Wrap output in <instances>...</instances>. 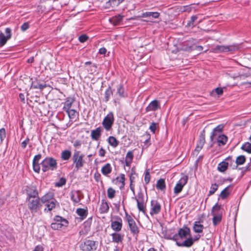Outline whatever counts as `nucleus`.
<instances>
[{
  "instance_id": "e2e57ef3",
  "label": "nucleus",
  "mask_w": 251,
  "mask_h": 251,
  "mask_svg": "<svg viewBox=\"0 0 251 251\" xmlns=\"http://www.w3.org/2000/svg\"><path fill=\"white\" fill-rule=\"evenodd\" d=\"M29 142V139H26V140H25V141H24L22 143V144H21V146L23 148H25L27 145V144Z\"/></svg>"
},
{
  "instance_id": "338daca9",
  "label": "nucleus",
  "mask_w": 251,
  "mask_h": 251,
  "mask_svg": "<svg viewBox=\"0 0 251 251\" xmlns=\"http://www.w3.org/2000/svg\"><path fill=\"white\" fill-rule=\"evenodd\" d=\"M33 251H43V248L41 246H37Z\"/></svg>"
},
{
  "instance_id": "de8ad7c7",
  "label": "nucleus",
  "mask_w": 251,
  "mask_h": 251,
  "mask_svg": "<svg viewBox=\"0 0 251 251\" xmlns=\"http://www.w3.org/2000/svg\"><path fill=\"white\" fill-rule=\"evenodd\" d=\"M222 130V127L220 126H217L216 127H215L214 129L213 132H212L211 135H210V138L212 140L213 139L214 136H215V132L216 131H219L221 132Z\"/></svg>"
},
{
  "instance_id": "680f3d73",
  "label": "nucleus",
  "mask_w": 251,
  "mask_h": 251,
  "mask_svg": "<svg viewBox=\"0 0 251 251\" xmlns=\"http://www.w3.org/2000/svg\"><path fill=\"white\" fill-rule=\"evenodd\" d=\"M28 24L26 23H25L22 25L21 28L23 31H25L28 28Z\"/></svg>"
},
{
  "instance_id": "b1692460",
  "label": "nucleus",
  "mask_w": 251,
  "mask_h": 251,
  "mask_svg": "<svg viewBox=\"0 0 251 251\" xmlns=\"http://www.w3.org/2000/svg\"><path fill=\"white\" fill-rule=\"evenodd\" d=\"M74 102V99L73 98H68L64 103L63 109L65 111L70 109Z\"/></svg>"
},
{
  "instance_id": "0eeeda50",
  "label": "nucleus",
  "mask_w": 251,
  "mask_h": 251,
  "mask_svg": "<svg viewBox=\"0 0 251 251\" xmlns=\"http://www.w3.org/2000/svg\"><path fill=\"white\" fill-rule=\"evenodd\" d=\"M135 200L137 202L138 210L142 212L147 217H148L146 211V208L143 194L141 193H139L137 195V197L135 198Z\"/></svg>"
},
{
  "instance_id": "bf43d9fd",
  "label": "nucleus",
  "mask_w": 251,
  "mask_h": 251,
  "mask_svg": "<svg viewBox=\"0 0 251 251\" xmlns=\"http://www.w3.org/2000/svg\"><path fill=\"white\" fill-rule=\"evenodd\" d=\"M88 39V37L85 35H82L79 37V40L81 43H84Z\"/></svg>"
},
{
  "instance_id": "cd10ccee",
  "label": "nucleus",
  "mask_w": 251,
  "mask_h": 251,
  "mask_svg": "<svg viewBox=\"0 0 251 251\" xmlns=\"http://www.w3.org/2000/svg\"><path fill=\"white\" fill-rule=\"evenodd\" d=\"M80 194L78 192L71 194V199L75 203H78L81 200Z\"/></svg>"
},
{
  "instance_id": "bb28decb",
  "label": "nucleus",
  "mask_w": 251,
  "mask_h": 251,
  "mask_svg": "<svg viewBox=\"0 0 251 251\" xmlns=\"http://www.w3.org/2000/svg\"><path fill=\"white\" fill-rule=\"evenodd\" d=\"M66 112L67 113L69 118L72 120H75L77 117L78 114L76 110L72 109H69Z\"/></svg>"
},
{
  "instance_id": "a18cd8bd",
  "label": "nucleus",
  "mask_w": 251,
  "mask_h": 251,
  "mask_svg": "<svg viewBox=\"0 0 251 251\" xmlns=\"http://www.w3.org/2000/svg\"><path fill=\"white\" fill-rule=\"evenodd\" d=\"M66 181L65 178L61 177L58 182L55 183V185L57 187H61L66 183Z\"/></svg>"
},
{
  "instance_id": "c03bdc74",
  "label": "nucleus",
  "mask_w": 251,
  "mask_h": 251,
  "mask_svg": "<svg viewBox=\"0 0 251 251\" xmlns=\"http://www.w3.org/2000/svg\"><path fill=\"white\" fill-rule=\"evenodd\" d=\"M218 188V185L215 183L211 185L210 187V190L209 192V195H211L215 193V192L217 190Z\"/></svg>"
},
{
  "instance_id": "ea45409f",
  "label": "nucleus",
  "mask_w": 251,
  "mask_h": 251,
  "mask_svg": "<svg viewBox=\"0 0 251 251\" xmlns=\"http://www.w3.org/2000/svg\"><path fill=\"white\" fill-rule=\"evenodd\" d=\"M205 143V138L204 135H201L200 137V140L199 143L196 147V150L197 151H200L201 150Z\"/></svg>"
},
{
  "instance_id": "603ef678",
  "label": "nucleus",
  "mask_w": 251,
  "mask_h": 251,
  "mask_svg": "<svg viewBox=\"0 0 251 251\" xmlns=\"http://www.w3.org/2000/svg\"><path fill=\"white\" fill-rule=\"evenodd\" d=\"M150 181V175L149 170L146 172L145 175V181L146 184H148Z\"/></svg>"
},
{
  "instance_id": "393cba45",
  "label": "nucleus",
  "mask_w": 251,
  "mask_h": 251,
  "mask_svg": "<svg viewBox=\"0 0 251 251\" xmlns=\"http://www.w3.org/2000/svg\"><path fill=\"white\" fill-rule=\"evenodd\" d=\"M101 130L102 129L100 127H98L92 130L91 133L92 138L94 140H97L100 135Z\"/></svg>"
},
{
  "instance_id": "13d9d810",
  "label": "nucleus",
  "mask_w": 251,
  "mask_h": 251,
  "mask_svg": "<svg viewBox=\"0 0 251 251\" xmlns=\"http://www.w3.org/2000/svg\"><path fill=\"white\" fill-rule=\"evenodd\" d=\"M5 137V131L4 129L2 128L0 129V139L2 141Z\"/></svg>"
},
{
  "instance_id": "aec40b11",
  "label": "nucleus",
  "mask_w": 251,
  "mask_h": 251,
  "mask_svg": "<svg viewBox=\"0 0 251 251\" xmlns=\"http://www.w3.org/2000/svg\"><path fill=\"white\" fill-rule=\"evenodd\" d=\"M232 186L229 185L225 188L220 193V197L222 199H226L230 194V193L232 189Z\"/></svg>"
},
{
  "instance_id": "f03ea898",
  "label": "nucleus",
  "mask_w": 251,
  "mask_h": 251,
  "mask_svg": "<svg viewBox=\"0 0 251 251\" xmlns=\"http://www.w3.org/2000/svg\"><path fill=\"white\" fill-rule=\"evenodd\" d=\"M41 166L44 172L49 170H54L57 167V162L52 157H46L42 161Z\"/></svg>"
},
{
  "instance_id": "0e129e2a",
  "label": "nucleus",
  "mask_w": 251,
  "mask_h": 251,
  "mask_svg": "<svg viewBox=\"0 0 251 251\" xmlns=\"http://www.w3.org/2000/svg\"><path fill=\"white\" fill-rule=\"evenodd\" d=\"M178 236H179L178 234H176L174 235L172 237H167V238L171 239L173 241H176L178 239Z\"/></svg>"
},
{
  "instance_id": "39448f33",
  "label": "nucleus",
  "mask_w": 251,
  "mask_h": 251,
  "mask_svg": "<svg viewBox=\"0 0 251 251\" xmlns=\"http://www.w3.org/2000/svg\"><path fill=\"white\" fill-rule=\"evenodd\" d=\"M84 155L80 153L78 151L75 150L73 155V160L74 163L75 165V168L79 169L81 168L84 164V160L83 159Z\"/></svg>"
},
{
  "instance_id": "c85d7f7f",
  "label": "nucleus",
  "mask_w": 251,
  "mask_h": 251,
  "mask_svg": "<svg viewBox=\"0 0 251 251\" xmlns=\"http://www.w3.org/2000/svg\"><path fill=\"white\" fill-rule=\"evenodd\" d=\"M133 153L132 151H129L127 152L126 156V163L129 166L132 161Z\"/></svg>"
},
{
  "instance_id": "a211bd4d",
  "label": "nucleus",
  "mask_w": 251,
  "mask_h": 251,
  "mask_svg": "<svg viewBox=\"0 0 251 251\" xmlns=\"http://www.w3.org/2000/svg\"><path fill=\"white\" fill-rule=\"evenodd\" d=\"M160 15V13L158 12H146L142 13L141 16V17H148L149 18L150 20H152L153 19H156L159 17Z\"/></svg>"
},
{
  "instance_id": "79ce46f5",
  "label": "nucleus",
  "mask_w": 251,
  "mask_h": 251,
  "mask_svg": "<svg viewBox=\"0 0 251 251\" xmlns=\"http://www.w3.org/2000/svg\"><path fill=\"white\" fill-rule=\"evenodd\" d=\"M241 149L249 153H251V143L249 142L245 143L241 147Z\"/></svg>"
},
{
  "instance_id": "6e6552de",
  "label": "nucleus",
  "mask_w": 251,
  "mask_h": 251,
  "mask_svg": "<svg viewBox=\"0 0 251 251\" xmlns=\"http://www.w3.org/2000/svg\"><path fill=\"white\" fill-rule=\"evenodd\" d=\"M188 180V177L187 176H183L180 178L179 180L176 184L174 189V192L176 195H177L181 192L183 187L187 183Z\"/></svg>"
},
{
  "instance_id": "473e14b6",
  "label": "nucleus",
  "mask_w": 251,
  "mask_h": 251,
  "mask_svg": "<svg viewBox=\"0 0 251 251\" xmlns=\"http://www.w3.org/2000/svg\"><path fill=\"white\" fill-rule=\"evenodd\" d=\"M71 156V151L69 150H64L62 151L61 157L63 160H68Z\"/></svg>"
},
{
  "instance_id": "58836bf2",
  "label": "nucleus",
  "mask_w": 251,
  "mask_h": 251,
  "mask_svg": "<svg viewBox=\"0 0 251 251\" xmlns=\"http://www.w3.org/2000/svg\"><path fill=\"white\" fill-rule=\"evenodd\" d=\"M102 174L106 176H108L110 174V164L107 163L101 168Z\"/></svg>"
},
{
  "instance_id": "864d4df0",
  "label": "nucleus",
  "mask_w": 251,
  "mask_h": 251,
  "mask_svg": "<svg viewBox=\"0 0 251 251\" xmlns=\"http://www.w3.org/2000/svg\"><path fill=\"white\" fill-rule=\"evenodd\" d=\"M33 168L35 172L39 173L40 170L39 163H33Z\"/></svg>"
},
{
  "instance_id": "37998d69",
  "label": "nucleus",
  "mask_w": 251,
  "mask_h": 251,
  "mask_svg": "<svg viewBox=\"0 0 251 251\" xmlns=\"http://www.w3.org/2000/svg\"><path fill=\"white\" fill-rule=\"evenodd\" d=\"M217 95L218 96H220L223 94V88L217 87L213 90L211 94L214 96L215 94Z\"/></svg>"
},
{
  "instance_id": "f8f14e48",
  "label": "nucleus",
  "mask_w": 251,
  "mask_h": 251,
  "mask_svg": "<svg viewBox=\"0 0 251 251\" xmlns=\"http://www.w3.org/2000/svg\"><path fill=\"white\" fill-rule=\"evenodd\" d=\"M112 237V242L117 243L118 245L122 244L124 239V235L119 233V232L111 233Z\"/></svg>"
},
{
  "instance_id": "5fc2aeb1",
  "label": "nucleus",
  "mask_w": 251,
  "mask_h": 251,
  "mask_svg": "<svg viewBox=\"0 0 251 251\" xmlns=\"http://www.w3.org/2000/svg\"><path fill=\"white\" fill-rule=\"evenodd\" d=\"M149 129L154 133L156 129V124L154 122L152 123L150 126Z\"/></svg>"
},
{
  "instance_id": "dca6fc26",
  "label": "nucleus",
  "mask_w": 251,
  "mask_h": 251,
  "mask_svg": "<svg viewBox=\"0 0 251 251\" xmlns=\"http://www.w3.org/2000/svg\"><path fill=\"white\" fill-rule=\"evenodd\" d=\"M95 248V243L93 241L88 240L82 246L83 251H90Z\"/></svg>"
},
{
  "instance_id": "052dcab7",
  "label": "nucleus",
  "mask_w": 251,
  "mask_h": 251,
  "mask_svg": "<svg viewBox=\"0 0 251 251\" xmlns=\"http://www.w3.org/2000/svg\"><path fill=\"white\" fill-rule=\"evenodd\" d=\"M146 137V140L144 142L145 144L146 145H148L149 144H150V135L149 134H148L146 135H144L143 136V137Z\"/></svg>"
},
{
  "instance_id": "3c124183",
  "label": "nucleus",
  "mask_w": 251,
  "mask_h": 251,
  "mask_svg": "<svg viewBox=\"0 0 251 251\" xmlns=\"http://www.w3.org/2000/svg\"><path fill=\"white\" fill-rule=\"evenodd\" d=\"M123 0H111V6H117Z\"/></svg>"
},
{
  "instance_id": "423d86ee",
  "label": "nucleus",
  "mask_w": 251,
  "mask_h": 251,
  "mask_svg": "<svg viewBox=\"0 0 251 251\" xmlns=\"http://www.w3.org/2000/svg\"><path fill=\"white\" fill-rule=\"evenodd\" d=\"M238 49V47L235 46H217L212 49V52L215 53L233 52Z\"/></svg>"
},
{
  "instance_id": "09e8293b",
  "label": "nucleus",
  "mask_w": 251,
  "mask_h": 251,
  "mask_svg": "<svg viewBox=\"0 0 251 251\" xmlns=\"http://www.w3.org/2000/svg\"><path fill=\"white\" fill-rule=\"evenodd\" d=\"M31 87L35 89H39L42 90L46 87V85H44L43 84L35 83H33L31 85Z\"/></svg>"
},
{
  "instance_id": "4468645a",
  "label": "nucleus",
  "mask_w": 251,
  "mask_h": 251,
  "mask_svg": "<svg viewBox=\"0 0 251 251\" xmlns=\"http://www.w3.org/2000/svg\"><path fill=\"white\" fill-rule=\"evenodd\" d=\"M160 107V104L158 100H154L152 101L146 107L147 112L156 111Z\"/></svg>"
},
{
  "instance_id": "2f4dec72",
  "label": "nucleus",
  "mask_w": 251,
  "mask_h": 251,
  "mask_svg": "<svg viewBox=\"0 0 251 251\" xmlns=\"http://www.w3.org/2000/svg\"><path fill=\"white\" fill-rule=\"evenodd\" d=\"M123 17L120 15L114 16L112 17V18H111V23L114 25H118L122 21Z\"/></svg>"
},
{
  "instance_id": "69168bd1",
  "label": "nucleus",
  "mask_w": 251,
  "mask_h": 251,
  "mask_svg": "<svg viewBox=\"0 0 251 251\" xmlns=\"http://www.w3.org/2000/svg\"><path fill=\"white\" fill-rule=\"evenodd\" d=\"M105 151L104 150H103L102 148L100 149L99 151V154L100 156H104V155H105Z\"/></svg>"
},
{
  "instance_id": "ddd939ff",
  "label": "nucleus",
  "mask_w": 251,
  "mask_h": 251,
  "mask_svg": "<svg viewBox=\"0 0 251 251\" xmlns=\"http://www.w3.org/2000/svg\"><path fill=\"white\" fill-rule=\"evenodd\" d=\"M125 175L123 174L121 175L116 177L115 179H114L112 182L113 183L118 185L119 188L122 189L125 186Z\"/></svg>"
},
{
  "instance_id": "49530a36",
  "label": "nucleus",
  "mask_w": 251,
  "mask_h": 251,
  "mask_svg": "<svg viewBox=\"0 0 251 251\" xmlns=\"http://www.w3.org/2000/svg\"><path fill=\"white\" fill-rule=\"evenodd\" d=\"M198 18V15H193L191 17L190 20L188 22V25L189 26H194V23Z\"/></svg>"
},
{
  "instance_id": "a19ab883",
  "label": "nucleus",
  "mask_w": 251,
  "mask_h": 251,
  "mask_svg": "<svg viewBox=\"0 0 251 251\" xmlns=\"http://www.w3.org/2000/svg\"><path fill=\"white\" fill-rule=\"evenodd\" d=\"M115 95H118L120 97H124V89L122 86L119 85L117 87L115 91Z\"/></svg>"
},
{
  "instance_id": "4be33fe9",
  "label": "nucleus",
  "mask_w": 251,
  "mask_h": 251,
  "mask_svg": "<svg viewBox=\"0 0 251 251\" xmlns=\"http://www.w3.org/2000/svg\"><path fill=\"white\" fill-rule=\"evenodd\" d=\"M193 229L196 233H201L204 229V226L200 223V221H196L194 224Z\"/></svg>"
},
{
  "instance_id": "5701e85b",
  "label": "nucleus",
  "mask_w": 251,
  "mask_h": 251,
  "mask_svg": "<svg viewBox=\"0 0 251 251\" xmlns=\"http://www.w3.org/2000/svg\"><path fill=\"white\" fill-rule=\"evenodd\" d=\"M45 204L46 207L44 211L46 212L50 211L55 208L56 204V201L55 200H52L50 202L45 203Z\"/></svg>"
},
{
  "instance_id": "8fccbe9b",
  "label": "nucleus",
  "mask_w": 251,
  "mask_h": 251,
  "mask_svg": "<svg viewBox=\"0 0 251 251\" xmlns=\"http://www.w3.org/2000/svg\"><path fill=\"white\" fill-rule=\"evenodd\" d=\"M118 144V141H117L115 137L111 136V146L113 147H116Z\"/></svg>"
},
{
  "instance_id": "9b49d317",
  "label": "nucleus",
  "mask_w": 251,
  "mask_h": 251,
  "mask_svg": "<svg viewBox=\"0 0 251 251\" xmlns=\"http://www.w3.org/2000/svg\"><path fill=\"white\" fill-rule=\"evenodd\" d=\"M6 36L2 32L0 33V47L3 46L5 44L7 41L11 38V29L9 28L5 29Z\"/></svg>"
},
{
  "instance_id": "c756f323",
  "label": "nucleus",
  "mask_w": 251,
  "mask_h": 251,
  "mask_svg": "<svg viewBox=\"0 0 251 251\" xmlns=\"http://www.w3.org/2000/svg\"><path fill=\"white\" fill-rule=\"evenodd\" d=\"M221 209V205H219L218 203H217L212 208L211 214L212 215L222 214V212H220Z\"/></svg>"
},
{
  "instance_id": "774afa93",
  "label": "nucleus",
  "mask_w": 251,
  "mask_h": 251,
  "mask_svg": "<svg viewBox=\"0 0 251 251\" xmlns=\"http://www.w3.org/2000/svg\"><path fill=\"white\" fill-rule=\"evenodd\" d=\"M19 98L21 101H22L23 103H25V98L24 94L20 93L19 94Z\"/></svg>"
},
{
  "instance_id": "2eb2a0df",
  "label": "nucleus",
  "mask_w": 251,
  "mask_h": 251,
  "mask_svg": "<svg viewBox=\"0 0 251 251\" xmlns=\"http://www.w3.org/2000/svg\"><path fill=\"white\" fill-rule=\"evenodd\" d=\"M190 232V228L185 226L179 229L178 235L180 238L183 239L186 237L188 235H189Z\"/></svg>"
},
{
  "instance_id": "20e7f679",
  "label": "nucleus",
  "mask_w": 251,
  "mask_h": 251,
  "mask_svg": "<svg viewBox=\"0 0 251 251\" xmlns=\"http://www.w3.org/2000/svg\"><path fill=\"white\" fill-rule=\"evenodd\" d=\"M123 221L121 217L114 216L111 218V227L115 232L121 231Z\"/></svg>"
},
{
  "instance_id": "c9c22d12",
  "label": "nucleus",
  "mask_w": 251,
  "mask_h": 251,
  "mask_svg": "<svg viewBox=\"0 0 251 251\" xmlns=\"http://www.w3.org/2000/svg\"><path fill=\"white\" fill-rule=\"evenodd\" d=\"M246 157L244 155H241L237 157L236 159V168L238 165H243L246 161Z\"/></svg>"
},
{
  "instance_id": "f3484780",
  "label": "nucleus",
  "mask_w": 251,
  "mask_h": 251,
  "mask_svg": "<svg viewBox=\"0 0 251 251\" xmlns=\"http://www.w3.org/2000/svg\"><path fill=\"white\" fill-rule=\"evenodd\" d=\"M194 243L193 238L189 237L181 243L176 241V244L178 247H190L193 245Z\"/></svg>"
},
{
  "instance_id": "4c0bfd02",
  "label": "nucleus",
  "mask_w": 251,
  "mask_h": 251,
  "mask_svg": "<svg viewBox=\"0 0 251 251\" xmlns=\"http://www.w3.org/2000/svg\"><path fill=\"white\" fill-rule=\"evenodd\" d=\"M213 224L214 226L218 225L222 220V214H218L216 215H213Z\"/></svg>"
},
{
  "instance_id": "7ed1b4c3",
  "label": "nucleus",
  "mask_w": 251,
  "mask_h": 251,
  "mask_svg": "<svg viewBox=\"0 0 251 251\" xmlns=\"http://www.w3.org/2000/svg\"><path fill=\"white\" fill-rule=\"evenodd\" d=\"M55 222L52 223L51 224V227L54 230H59L66 227L68 225V221L64 219H62L60 216H56L54 218Z\"/></svg>"
},
{
  "instance_id": "6ab92c4d",
  "label": "nucleus",
  "mask_w": 251,
  "mask_h": 251,
  "mask_svg": "<svg viewBox=\"0 0 251 251\" xmlns=\"http://www.w3.org/2000/svg\"><path fill=\"white\" fill-rule=\"evenodd\" d=\"M226 160L228 161H231V158L229 157H227ZM229 162H226V161H223L219 164L218 167V170L221 172H225L227 168Z\"/></svg>"
},
{
  "instance_id": "72a5a7b5",
  "label": "nucleus",
  "mask_w": 251,
  "mask_h": 251,
  "mask_svg": "<svg viewBox=\"0 0 251 251\" xmlns=\"http://www.w3.org/2000/svg\"><path fill=\"white\" fill-rule=\"evenodd\" d=\"M76 212L82 219L86 218L87 215V210L84 208H78L76 209Z\"/></svg>"
},
{
  "instance_id": "a878e982",
  "label": "nucleus",
  "mask_w": 251,
  "mask_h": 251,
  "mask_svg": "<svg viewBox=\"0 0 251 251\" xmlns=\"http://www.w3.org/2000/svg\"><path fill=\"white\" fill-rule=\"evenodd\" d=\"M109 209V206L108 203L104 200H102L100 205L99 210L100 213H106Z\"/></svg>"
},
{
  "instance_id": "e433bc0d",
  "label": "nucleus",
  "mask_w": 251,
  "mask_h": 251,
  "mask_svg": "<svg viewBox=\"0 0 251 251\" xmlns=\"http://www.w3.org/2000/svg\"><path fill=\"white\" fill-rule=\"evenodd\" d=\"M156 188L161 190L165 189L166 185L164 179L161 178L158 180L156 183Z\"/></svg>"
},
{
  "instance_id": "6e6d98bb",
  "label": "nucleus",
  "mask_w": 251,
  "mask_h": 251,
  "mask_svg": "<svg viewBox=\"0 0 251 251\" xmlns=\"http://www.w3.org/2000/svg\"><path fill=\"white\" fill-rule=\"evenodd\" d=\"M41 158V155L40 154L35 155L33 160V163H39Z\"/></svg>"
},
{
  "instance_id": "f257e3e1",
  "label": "nucleus",
  "mask_w": 251,
  "mask_h": 251,
  "mask_svg": "<svg viewBox=\"0 0 251 251\" xmlns=\"http://www.w3.org/2000/svg\"><path fill=\"white\" fill-rule=\"evenodd\" d=\"M38 192L34 190L33 194H29L28 201V207L31 211V213L34 215V213L38 212L41 207L40 203V199L38 197Z\"/></svg>"
},
{
  "instance_id": "f704fd0d",
  "label": "nucleus",
  "mask_w": 251,
  "mask_h": 251,
  "mask_svg": "<svg viewBox=\"0 0 251 251\" xmlns=\"http://www.w3.org/2000/svg\"><path fill=\"white\" fill-rule=\"evenodd\" d=\"M102 125L104 128L107 130H110V116L108 114L104 119Z\"/></svg>"
},
{
  "instance_id": "1a4fd4ad",
  "label": "nucleus",
  "mask_w": 251,
  "mask_h": 251,
  "mask_svg": "<svg viewBox=\"0 0 251 251\" xmlns=\"http://www.w3.org/2000/svg\"><path fill=\"white\" fill-rule=\"evenodd\" d=\"M126 220L128 223L130 231L134 234H137L139 232V228L133 218L127 214L126 215Z\"/></svg>"
},
{
  "instance_id": "412c9836",
  "label": "nucleus",
  "mask_w": 251,
  "mask_h": 251,
  "mask_svg": "<svg viewBox=\"0 0 251 251\" xmlns=\"http://www.w3.org/2000/svg\"><path fill=\"white\" fill-rule=\"evenodd\" d=\"M40 200L42 203H45L49 202L51 201L52 200L54 199H53V195L52 193H48L42 197Z\"/></svg>"
},
{
  "instance_id": "4d7b16f0",
  "label": "nucleus",
  "mask_w": 251,
  "mask_h": 251,
  "mask_svg": "<svg viewBox=\"0 0 251 251\" xmlns=\"http://www.w3.org/2000/svg\"><path fill=\"white\" fill-rule=\"evenodd\" d=\"M73 145L75 148L79 149L81 145V142L78 140H75L73 142Z\"/></svg>"
},
{
  "instance_id": "9d476101",
  "label": "nucleus",
  "mask_w": 251,
  "mask_h": 251,
  "mask_svg": "<svg viewBox=\"0 0 251 251\" xmlns=\"http://www.w3.org/2000/svg\"><path fill=\"white\" fill-rule=\"evenodd\" d=\"M161 209V204L157 201L153 200L151 201L150 214L151 216L159 214Z\"/></svg>"
},
{
  "instance_id": "7c9ffc66",
  "label": "nucleus",
  "mask_w": 251,
  "mask_h": 251,
  "mask_svg": "<svg viewBox=\"0 0 251 251\" xmlns=\"http://www.w3.org/2000/svg\"><path fill=\"white\" fill-rule=\"evenodd\" d=\"M227 138L224 135H221L219 136L217 139V143L219 146L225 145L227 142Z\"/></svg>"
}]
</instances>
